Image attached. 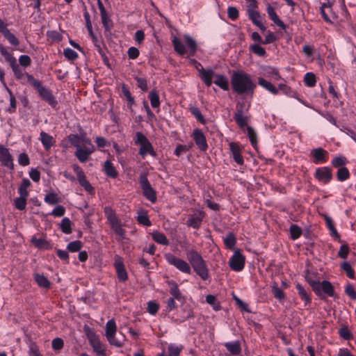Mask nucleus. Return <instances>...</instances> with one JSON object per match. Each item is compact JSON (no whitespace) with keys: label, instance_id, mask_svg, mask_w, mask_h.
Masks as SVG:
<instances>
[{"label":"nucleus","instance_id":"f257e3e1","mask_svg":"<svg viewBox=\"0 0 356 356\" xmlns=\"http://www.w3.org/2000/svg\"><path fill=\"white\" fill-rule=\"evenodd\" d=\"M231 83L233 91L238 95L253 94L257 87L251 76L242 70L233 72Z\"/></svg>","mask_w":356,"mask_h":356},{"label":"nucleus","instance_id":"f03ea898","mask_svg":"<svg viewBox=\"0 0 356 356\" xmlns=\"http://www.w3.org/2000/svg\"><path fill=\"white\" fill-rule=\"evenodd\" d=\"M187 259L194 271L203 280L209 278V269L202 257L195 250L186 252Z\"/></svg>","mask_w":356,"mask_h":356},{"label":"nucleus","instance_id":"7ed1b4c3","mask_svg":"<svg viewBox=\"0 0 356 356\" xmlns=\"http://www.w3.org/2000/svg\"><path fill=\"white\" fill-rule=\"evenodd\" d=\"M183 38L188 50H187L183 42L179 38L175 36L172 39L175 51L181 56H184L188 53V57L194 56L197 50L196 41L189 35H184Z\"/></svg>","mask_w":356,"mask_h":356},{"label":"nucleus","instance_id":"20e7f679","mask_svg":"<svg viewBox=\"0 0 356 356\" xmlns=\"http://www.w3.org/2000/svg\"><path fill=\"white\" fill-rule=\"evenodd\" d=\"M104 211L111 228L118 236L117 240L122 241L124 239L126 231L122 227V223L115 211L109 206L105 207Z\"/></svg>","mask_w":356,"mask_h":356},{"label":"nucleus","instance_id":"39448f33","mask_svg":"<svg viewBox=\"0 0 356 356\" xmlns=\"http://www.w3.org/2000/svg\"><path fill=\"white\" fill-rule=\"evenodd\" d=\"M134 143L136 145L140 146L138 153L143 158H145L147 154L152 156H156V152L151 143L143 133L139 131L136 133Z\"/></svg>","mask_w":356,"mask_h":356},{"label":"nucleus","instance_id":"423d86ee","mask_svg":"<svg viewBox=\"0 0 356 356\" xmlns=\"http://www.w3.org/2000/svg\"><path fill=\"white\" fill-rule=\"evenodd\" d=\"M10 67L15 78L19 80L22 84L30 83L32 86L36 83L38 84V80H36L32 75L29 74L22 70L17 63V60L12 63Z\"/></svg>","mask_w":356,"mask_h":356},{"label":"nucleus","instance_id":"0eeeda50","mask_svg":"<svg viewBox=\"0 0 356 356\" xmlns=\"http://www.w3.org/2000/svg\"><path fill=\"white\" fill-rule=\"evenodd\" d=\"M316 289L312 288L315 294L321 299H325L326 296L333 297L334 296V289L332 283L327 280L320 281L315 286Z\"/></svg>","mask_w":356,"mask_h":356},{"label":"nucleus","instance_id":"6e6552de","mask_svg":"<svg viewBox=\"0 0 356 356\" xmlns=\"http://www.w3.org/2000/svg\"><path fill=\"white\" fill-rule=\"evenodd\" d=\"M164 258L170 265L175 266L181 272L186 274L191 273L190 264L184 259L175 256L172 253L165 254Z\"/></svg>","mask_w":356,"mask_h":356},{"label":"nucleus","instance_id":"1a4fd4ad","mask_svg":"<svg viewBox=\"0 0 356 356\" xmlns=\"http://www.w3.org/2000/svg\"><path fill=\"white\" fill-rule=\"evenodd\" d=\"M248 107H245V102H238L236 105V111L234 114V120L238 126L243 129L248 126L249 116L247 115Z\"/></svg>","mask_w":356,"mask_h":356},{"label":"nucleus","instance_id":"9d476101","mask_svg":"<svg viewBox=\"0 0 356 356\" xmlns=\"http://www.w3.org/2000/svg\"><path fill=\"white\" fill-rule=\"evenodd\" d=\"M73 170L76 175L77 180L79 184L87 191L89 194L93 195L95 193L94 187L87 180L84 172L82 168L77 164H73Z\"/></svg>","mask_w":356,"mask_h":356},{"label":"nucleus","instance_id":"9b49d317","mask_svg":"<svg viewBox=\"0 0 356 356\" xmlns=\"http://www.w3.org/2000/svg\"><path fill=\"white\" fill-rule=\"evenodd\" d=\"M117 331V326L113 319L109 320L106 325V337L108 342L113 346L117 347H121L122 343L115 338V334Z\"/></svg>","mask_w":356,"mask_h":356},{"label":"nucleus","instance_id":"f8f14e48","mask_svg":"<svg viewBox=\"0 0 356 356\" xmlns=\"http://www.w3.org/2000/svg\"><path fill=\"white\" fill-rule=\"evenodd\" d=\"M139 183L144 196L151 202L154 203L156 201V193L151 186L146 175H143L140 177Z\"/></svg>","mask_w":356,"mask_h":356},{"label":"nucleus","instance_id":"ddd939ff","mask_svg":"<svg viewBox=\"0 0 356 356\" xmlns=\"http://www.w3.org/2000/svg\"><path fill=\"white\" fill-rule=\"evenodd\" d=\"M245 261V257L239 250H236L230 258L229 265L233 270L240 272L244 268Z\"/></svg>","mask_w":356,"mask_h":356},{"label":"nucleus","instance_id":"4468645a","mask_svg":"<svg viewBox=\"0 0 356 356\" xmlns=\"http://www.w3.org/2000/svg\"><path fill=\"white\" fill-rule=\"evenodd\" d=\"M33 86L37 89L40 95L42 97L43 99L48 102L50 106H51L53 108H55L57 106L58 102L54 97L51 91L43 87L40 81H38V84L36 83Z\"/></svg>","mask_w":356,"mask_h":356},{"label":"nucleus","instance_id":"2eb2a0df","mask_svg":"<svg viewBox=\"0 0 356 356\" xmlns=\"http://www.w3.org/2000/svg\"><path fill=\"white\" fill-rule=\"evenodd\" d=\"M87 336L90 342V346L92 347L93 350L101 356L105 355V348L103 344L99 339V337L92 331H89L87 333Z\"/></svg>","mask_w":356,"mask_h":356},{"label":"nucleus","instance_id":"dca6fc26","mask_svg":"<svg viewBox=\"0 0 356 356\" xmlns=\"http://www.w3.org/2000/svg\"><path fill=\"white\" fill-rule=\"evenodd\" d=\"M200 151L205 152L208 149V144L203 131L200 129H195L191 136Z\"/></svg>","mask_w":356,"mask_h":356},{"label":"nucleus","instance_id":"f3484780","mask_svg":"<svg viewBox=\"0 0 356 356\" xmlns=\"http://www.w3.org/2000/svg\"><path fill=\"white\" fill-rule=\"evenodd\" d=\"M193 62L196 63V67H197V66H201V64L197 62L195 60H193ZM197 69L198 70L200 77L201 78L202 81L205 83L207 86H211L212 84V79L216 76L214 71L211 69H204L203 67H201L200 69Z\"/></svg>","mask_w":356,"mask_h":356},{"label":"nucleus","instance_id":"a211bd4d","mask_svg":"<svg viewBox=\"0 0 356 356\" xmlns=\"http://www.w3.org/2000/svg\"><path fill=\"white\" fill-rule=\"evenodd\" d=\"M314 177L323 184H328L332 179V170L328 167L318 168L314 173Z\"/></svg>","mask_w":356,"mask_h":356},{"label":"nucleus","instance_id":"6ab92c4d","mask_svg":"<svg viewBox=\"0 0 356 356\" xmlns=\"http://www.w3.org/2000/svg\"><path fill=\"white\" fill-rule=\"evenodd\" d=\"M0 33L4 36V38L9 42V43L15 47L19 44V40L15 35L12 33L8 29V24L0 19Z\"/></svg>","mask_w":356,"mask_h":356},{"label":"nucleus","instance_id":"aec40b11","mask_svg":"<svg viewBox=\"0 0 356 356\" xmlns=\"http://www.w3.org/2000/svg\"><path fill=\"white\" fill-rule=\"evenodd\" d=\"M205 217V213L202 211H197L188 218L186 225L193 229H199L202 225V222Z\"/></svg>","mask_w":356,"mask_h":356},{"label":"nucleus","instance_id":"412c9836","mask_svg":"<svg viewBox=\"0 0 356 356\" xmlns=\"http://www.w3.org/2000/svg\"><path fill=\"white\" fill-rule=\"evenodd\" d=\"M95 151V146L83 147L76 150L74 155L81 163H86L90 157V155Z\"/></svg>","mask_w":356,"mask_h":356},{"label":"nucleus","instance_id":"4be33fe9","mask_svg":"<svg viewBox=\"0 0 356 356\" xmlns=\"http://www.w3.org/2000/svg\"><path fill=\"white\" fill-rule=\"evenodd\" d=\"M311 155L314 158L315 164L323 163L327 161L328 153L322 147L314 149L311 151Z\"/></svg>","mask_w":356,"mask_h":356},{"label":"nucleus","instance_id":"5701e85b","mask_svg":"<svg viewBox=\"0 0 356 356\" xmlns=\"http://www.w3.org/2000/svg\"><path fill=\"white\" fill-rule=\"evenodd\" d=\"M114 266L116 270L117 275L120 281L125 282L128 279L127 270L124 268L122 259L117 257L115 259Z\"/></svg>","mask_w":356,"mask_h":356},{"label":"nucleus","instance_id":"b1692460","mask_svg":"<svg viewBox=\"0 0 356 356\" xmlns=\"http://www.w3.org/2000/svg\"><path fill=\"white\" fill-rule=\"evenodd\" d=\"M229 146L234 161L238 165H243L244 160L241 155V149L239 145L236 143L232 142L229 144Z\"/></svg>","mask_w":356,"mask_h":356},{"label":"nucleus","instance_id":"393cba45","mask_svg":"<svg viewBox=\"0 0 356 356\" xmlns=\"http://www.w3.org/2000/svg\"><path fill=\"white\" fill-rule=\"evenodd\" d=\"M0 161L3 165L13 168V159L8 148L0 145Z\"/></svg>","mask_w":356,"mask_h":356},{"label":"nucleus","instance_id":"a878e982","mask_svg":"<svg viewBox=\"0 0 356 356\" xmlns=\"http://www.w3.org/2000/svg\"><path fill=\"white\" fill-rule=\"evenodd\" d=\"M263 74L266 78L278 81L282 79V76L280 74L278 70L275 67L270 66H265L263 68Z\"/></svg>","mask_w":356,"mask_h":356},{"label":"nucleus","instance_id":"bb28decb","mask_svg":"<svg viewBox=\"0 0 356 356\" xmlns=\"http://www.w3.org/2000/svg\"><path fill=\"white\" fill-rule=\"evenodd\" d=\"M257 7V3L254 0H252L249 6L248 9V16L252 22V23L254 24L257 22L260 21V15L259 13L255 10Z\"/></svg>","mask_w":356,"mask_h":356},{"label":"nucleus","instance_id":"cd10ccee","mask_svg":"<svg viewBox=\"0 0 356 356\" xmlns=\"http://www.w3.org/2000/svg\"><path fill=\"white\" fill-rule=\"evenodd\" d=\"M267 13L270 17V19L279 27L282 29H286V25L284 22L279 18L278 15L275 11L273 7H272L270 4L267 6Z\"/></svg>","mask_w":356,"mask_h":356},{"label":"nucleus","instance_id":"c85d7f7f","mask_svg":"<svg viewBox=\"0 0 356 356\" xmlns=\"http://www.w3.org/2000/svg\"><path fill=\"white\" fill-rule=\"evenodd\" d=\"M305 280L308 282V284L310 285V286L312 288L316 289L315 286L316 285L317 282H319L321 281V277L318 273L312 272L309 270H305Z\"/></svg>","mask_w":356,"mask_h":356},{"label":"nucleus","instance_id":"c756f323","mask_svg":"<svg viewBox=\"0 0 356 356\" xmlns=\"http://www.w3.org/2000/svg\"><path fill=\"white\" fill-rule=\"evenodd\" d=\"M40 136V139L44 149L46 150H49L54 145V138L51 135L48 134L44 131H41Z\"/></svg>","mask_w":356,"mask_h":356},{"label":"nucleus","instance_id":"7c9ffc66","mask_svg":"<svg viewBox=\"0 0 356 356\" xmlns=\"http://www.w3.org/2000/svg\"><path fill=\"white\" fill-rule=\"evenodd\" d=\"M258 84L274 95L278 94V89L270 82L262 77L258 78Z\"/></svg>","mask_w":356,"mask_h":356},{"label":"nucleus","instance_id":"2f4dec72","mask_svg":"<svg viewBox=\"0 0 356 356\" xmlns=\"http://www.w3.org/2000/svg\"><path fill=\"white\" fill-rule=\"evenodd\" d=\"M224 346L232 355H237L241 353V344L238 341L227 342L224 344Z\"/></svg>","mask_w":356,"mask_h":356},{"label":"nucleus","instance_id":"473e14b6","mask_svg":"<svg viewBox=\"0 0 356 356\" xmlns=\"http://www.w3.org/2000/svg\"><path fill=\"white\" fill-rule=\"evenodd\" d=\"M170 286L169 292L172 296V298L180 301L183 299V296L178 288L177 284L175 281H170L168 282Z\"/></svg>","mask_w":356,"mask_h":356},{"label":"nucleus","instance_id":"72a5a7b5","mask_svg":"<svg viewBox=\"0 0 356 356\" xmlns=\"http://www.w3.org/2000/svg\"><path fill=\"white\" fill-rule=\"evenodd\" d=\"M214 83L224 90L229 89V81L226 76L222 74H216Z\"/></svg>","mask_w":356,"mask_h":356},{"label":"nucleus","instance_id":"f704fd0d","mask_svg":"<svg viewBox=\"0 0 356 356\" xmlns=\"http://www.w3.org/2000/svg\"><path fill=\"white\" fill-rule=\"evenodd\" d=\"M152 239L157 243L163 245H168L169 240L165 235L159 231H154L152 233Z\"/></svg>","mask_w":356,"mask_h":356},{"label":"nucleus","instance_id":"c9c22d12","mask_svg":"<svg viewBox=\"0 0 356 356\" xmlns=\"http://www.w3.org/2000/svg\"><path fill=\"white\" fill-rule=\"evenodd\" d=\"M104 171L105 174L111 178H115L118 176V172L113 166V163L107 160L104 162Z\"/></svg>","mask_w":356,"mask_h":356},{"label":"nucleus","instance_id":"e433bc0d","mask_svg":"<svg viewBox=\"0 0 356 356\" xmlns=\"http://www.w3.org/2000/svg\"><path fill=\"white\" fill-rule=\"evenodd\" d=\"M34 278L39 286L44 289L50 288L51 283L43 274L35 273Z\"/></svg>","mask_w":356,"mask_h":356},{"label":"nucleus","instance_id":"4c0bfd02","mask_svg":"<svg viewBox=\"0 0 356 356\" xmlns=\"http://www.w3.org/2000/svg\"><path fill=\"white\" fill-rule=\"evenodd\" d=\"M296 288L298 291V295L300 298L305 302V305L311 302V297L310 295L307 292L305 288L299 283H297L296 285Z\"/></svg>","mask_w":356,"mask_h":356},{"label":"nucleus","instance_id":"58836bf2","mask_svg":"<svg viewBox=\"0 0 356 356\" xmlns=\"http://www.w3.org/2000/svg\"><path fill=\"white\" fill-rule=\"evenodd\" d=\"M31 243L39 249H48L49 244L44 238H37L33 236L31 238Z\"/></svg>","mask_w":356,"mask_h":356},{"label":"nucleus","instance_id":"ea45409f","mask_svg":"<svg viewBox=\"0 0 356 356\" xmlns=\"http://www.w3.org/2000/svg\"><path fill=\"white\" fill-rule=\"evenodd\" d=\"M31 183L29 179L25 178L23 179L22 183L19 187L18 192L20 196L28 197L29 192L27 188L31 186Z\"/></svg>","mask_w":356,"mask_h":356},{"label":"nucleus","instance_id":"a19ab883","mask_svg":"<svg viewBox=\"0 0 356 356\" xmlns=\"http://www.w3.org/2000/svg\"><path fill=\"white\" fill-rule=\"evenodd\" d=\"M0 53L5 58V60L10 63V65L17 60L16 58L9 53L7 49L1 44H0Z\"/></svg>","mask_w":356,"mask_h":356},{"label":"nucleus","instance_id":"79ce46f5","mask_svg":"<svg viewBox=\"0 0 356 356\" xmlns=\"http://www.w3.org/2000/svg\"><path fill=\"white\" fill-rule=\"evenodd\" d=\"M337 177L339 181H344L349 179L350 172L346 167H341L339 168L337 172Z\"/></svg>","mask_w":356,"mask_h":356},{"label":"nucleus","instance_id":"37998d69","mask_svg":"<svg viewBox=\"0 0 356 356\" xmlns=\"http://www.w3.org/2000/svg\"><path fill=\"white\" fill-rule=\"evenodd\" d=\"M69 141L71 145L77 149L82 147L83 136L77 134H72L69 136Z\"/></svg>","mask_w":356,"mask_h":356},{"label":"nucleus","instance_id":"c03bdc74","mask_svg":"<svg viewBox=\"0 0 356 356\" xmlns=\"http://www.w3.org/2000/svg\"><path fill=\"white\" fill-rule=\"evenodd\" d=\"M149 99L151 103V105L153 108H159L160 106V99L159 94L156 90L150 91L149 94Z\"/></svg>","mask_w":356,"mask_h":356},{"label":"nucleus","instance_id":"a18cd8bd","mask_svg":"<svg viewBox=\"0 0 356 356\" xmlns=\"http://www.w3.org/2000/svg\"><path fill=\"white\" fill-rule=\"evenodd\" d=\"M183 348L182 345H177L175 343L170 344L168 347L169 356H179Z\"/></svg>","mask_w":356,"mask_h":356},{"label":"nucleus","instance_id":"49530a36","mask_svg":"<svg viewBox=\"0 0 356 356\" xmlns=\"http://www.w3.org/2000/svg\"><path fill=\"white\" fill-rule=\"evenodd\" d=\"M71 221L68 218H64L60 223V229L62 232L66 234L72 233Z\"/></svg>","mask_w":356,"mask_h":356},{"label":"nucleus","instance_id":"de8ad7c7","mask_svg":"<svg viewBox=\"0 0 356 356\" xmlns=\"http://www.w3.org/2000/svg\"><path fill=\"white\" fill-rule=\"evenodd\" d=\"M122 92L124 95V96L127 98V100L128 102V106L131 107L135 102L134 98L132 97L128 87L124 84H123L122 86Z\"/></svg>","mask_w":356,"mask_h":356},{"label":"nucleus","instance_id":"09e8293b","mask_svg":"<svg viewBox=\"0 0 356 356\" xmlns=\"http://www.w3.org/2000/svg\"><path fill=\"white\" fill-rule=\"evenodd\" d=\"M28 197L20 196L14 200V204L16 209L22 211L26 209V199Z\"/></svg>","mask_w":356,"mask_h":356},{"label":"nucleus","instance_id":"8fccbe9b","mask_svg":"<svg viewBox=\"0 0 356 356\" xmlns=\"http://www.w3.org/2000/svg\"><path fill=\"white\" fill-rule=\"evenodd\" d=\"M325 222H326V225H327V228L331 232V235L333 236L334 237L339 238V235L336 228L334 227V224L332 219L329 216H325Z\"/></svg>","mask_w":356,"mask_h":356},{"label":"nucleus","instance_id":"3c124183","mask_svg":"<svg viewBox=\"0 0 356 356\" xmlns=\"http://www.w3.org/2000/svg\"><path fill=\"white\" fill-rule=\"evenodd\" d=\"M304 81L307 86L314 87L316 83V76L312 72H307L305 75Z\"/></svg>","mask_w":356,"mask_h":356},{"label":"nucleus","instance_id":"603ef678","mask_svg":"<svg viewBox=\"0 0 356 356\" xmlns=\"http://www.w3.org/2000/svg\"><path fill=\"white\" fill-rule=\"evenodd\" d=\"M101 18L103 26L104 27L105 30L107 31H110L113 28V22L110 19L108 13L101 15Z\"/></svg>","mask_w":356,"mask_h":356},{"label":"nucleus","instance_id":"864d4df0","mask_svg":"<svg viewBox=\"0 0 356 356\" xmlns=\"http://www.w3.org/2000/svg\"><path fill=\"white\" fill-rule=\"evenodd\" d=\"M224 243L229 249H233L236 245V238L232 233H229L224 238Z\"/></svg>","mask_w":356,"mask_h":356},{"label":"nucleus","instance_id":"5fc2aeb1","mask_svg":"<svg viewBox=\"0 0 356 356\" xmlns=\"http://www.w3.org/2000/svg\"><path fill=\"white\" fill-rule=\"evenodd\" d=\"M341 268L346 272L349 278L353 279L355 277V271L349 262H343L341 264Z\"/></svg>","mask_w":356,"mask_h":356},{"label":"nucleus","instance_id":"6e6d98bb","mask_svg":"<svg viewBox=\"0 0 356 356\" xmlns=\"http://www.w3.org/2000/svg\"><path fill=\"white\" fill-rule=\"evenodd\" d=\"M302 232L301 228L297 225H292L290 227L291 238L293 240L298 239L302 234Z\"/></svg>","mask_w":356,"mask_h":356},{"label":"nucleus","instance_id":"4d7b16f0","mask_svg":"<svg viewBox=\"0 0 356 356\" xmlns=\"http://www.w3.org/2000/svg\"><path fill=\"white\" fill-rule=\"evenodd\" d=\"M44 202L49 204H55L59 202V198L57 194L54 193H49L47 194L44 199Z\"/></svg>","mask_w":356,"mask_h":356},{"label":"nucleus","instance_id":"13d9d810","mask_svg":"<svg viewBox=\"0 0 356 356\" xmlns=\"http://www.w3.org/2000/svg\"><path fill=\"white\" fill-rule=\"evenodd\" d=\"M250 49L259 56H264L266 54L265 49L259 44H252Z\"/></svg>","mask_w":356,"mask_h":356},{"label":"nucleus","instance_id":"bf43d9fd","mask_svg":"<svg viewBox=\"0 0 356 356\" xmlns=\"http://www.w3.org/2000/svg\"><path fill=\"white\" fill-rule=\"evenodd\" d=\"M83 17H84L85 22H86V29H87L89 34H90V35H91L92 37L94 38V33H93V31H92V23H91V21H90V14L88 13V11L86 10L83 13Z\"/></svg>","mask_w":356,"mask_h":356},{"label":"nucleus","instance_id":"052dcab7","mask_svg":"<svg viewBox=\"0 0 356 356\" xmlns=\"http://www.w3.org/2000/svg\"><path fill=\"white\" fill-rule=\"evenodd\" d=\"M63 54L69 60H74L78 58V54L70 48L64 49Z\"/></svg>","mask_w":356,"mask_h":356},{"label":"nucleus","instance_id":"680f3d73","mask_svg":"<svg viewBox=\"0 0 356 356\" xmlns=\"http://www.w3.org/2000/svg\"><path fill=\"white\" fill-rule=\"evenodd\" d=\"M190 111L198 121H200L202 124L205 123V119L197 107L191 106L190 108Z\"/></svg>","mask_w":356,"mask_h":356},{"label":"nucleus","instance_id":"e2e57ef3","mask_svg":"<svg viewBox=\"0 0 356 356\" xmlns=\"http://www.w3.org/2000/svg\"><path fill=\"white\" fill-rule=\"evenodd\" d=\"M348 161L346 157L344 156H338L335 157L332 161V164L334 167L336 168H341L343 167L347 163Z\"/></svg>","mask_w":356,"mask_h":356},{"label":"nucleus","instance_id":"0e129e2a","mask_svg":"<svg viewBox=\"0 0 356 356\" xmlns=\"http://www.w3.org/2000/svg\"><path fill=\"white\" fill-rule=\"evenodd\" d=\"M82 248V243L80 241H74L72 242H70L67 245V250L72 252H78L81 250Z\"/></svg>","mask_w":356,"mask_h":356},{"label":"nucleus","instance_id":"69168bd1","mask_svg":"<svg viewBox=\"0 0 356 356\" xmlns=\"http://www.w3.org/2000/svg\"><path fill=\"white\" fill-rule=\"evenodd\" d=\"M272 291L275 298H276L277 300H282L285 298V294L284 291L280 289L277 285L274 284L272 286Z\"/></svg>","mask_w":356,"mask_h":356},{"label":"nucleus","instance_id":"338daca9","mask_svg":"<svg viewBox=\"0 0 356 356\" xmlns=\"http://www.w3.org/2000/svg\"><path fill=\"white\" fill-rule=\"evenodd\" d=\"M159 309V305L155 301H149L147 303V311L152 315H155Z\"/></svg>","mask_w":356,"mask_h":356},{"label":"nucleus","instance_id":"774afa93","mask_svg":"<svg viewBox=\"0 0 356 356\" xmlns=\"http://www.w3.org/2000/svg\"><path fill=\"white\" fill-rule=\"evenodd\" d=\"M345 292L350 298L356 300V291L351 284H348L346 286Z\"/></svg>","mask_w":356,"mask_h":356}]
</instances>
